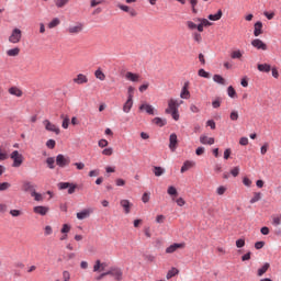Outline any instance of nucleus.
Masks as SVG:
<instances>
[{
	"mask_svg": "<svg viewBox=\"0 0 281 281\" xmlns=\"http://www.w3.org/2000/svg\"><path fill=\"white\" fill-rule=\"evenodd\" d=\"M168 106L165 110V113L167 115H171L172 120H175L176 122H179V108L181 106V104H183V100H177V99H169L167 102Z\"/></svg>",
	"mask_w": 281,
	"mask_h": 281,
	"instance_id": "1",
	"label": "nucleus"
},
{
	"mask_svg": "<svg viewBox=\"0 0 281 281\" xmlns=\"http://www.w3.org/2000/svg\"><path fill=\"white\" fill-rule=\"evenodd\" d=\"M82 30H85V24H82L81 22H76L75 24L69 25L66 29V32L70 36H78V34H80Z\"/></svg>",
	"mask_w": 281,
	"mask_h": 281,
	"instance_id": "2",
	"label": "nucleus"
},
{
	"mask_svg": "<svg viewBox=\"0 0 281 281\" xmlns=\"http://www.w3.org/2000/svg\"><path fill=\"white\" fill-rule=\"evenodd\" d=\"M71 164V158L69 156H65L63 154H59L56 156V165L59 168H67Z\"/></svg>",
	"mask_w": 281,
	"mask_h": 281,
	"instance_id": "3",
	"label": "nucleus"
},
{
	"mask_svg": "<svg viewBox=\"0 0 281 281\" xmlns=\"http://www.w3.org/2000/svg\"><path fill=\"white\" fill-rule=\"evenodd\" d=\"M10 158L13 160V168H21L23 165V155L19 153V150H14Z\"/></svg>",
	"mask_w": 281,
	"mask_h": 281,
	"instance_id": "4",
	"label": "nucleus"
},
{
	"mask_svg": "<svg viewBox=\"0 0 281 281\" xmlns=\"http://www.w3.org/2000/svg\"><path fill=\"white\" fill-rule=\"evenodd\" d=\"M23 36V33L20 29H14L9 36V43H12L13 45H16V43H21V38Z\"/></svg>",
	"mask_w": 281,
	"mask_h": 281,
	"instance_id": "5",
	"label": "nucleus"
},
{
	"mask_svg": "<svg viewBox=\"0 0 281 281\" xmlns=\"http://www.w3.org/2000/svg\"><path fill=\"white\" fill-rule=\"evenodd\" d=\"M57 188L59 190H67L68 189V194H74V192H76V188H78V186L74 184L71 182H59L57 184Z\"/></svg>",
	"mask_w": 281,
	"mask_h": 281,
	"instance_id": "6",
	"label": "nucleus"
},
{
	"mask_svg": "<svg viewBox=\"0 0 281 281\" xmlns=\"http://www.w3.org/2000/svg\"><path fill=\"white\" fill-rule=\"evenodd\" d=\"M43 124H44L46 131H48L50 133H55V135H60V128L58 126H56V124L50 123L49 120H44Z\"/></svg>",
	"mask_w": 281,
	"mask_h": 281,
	"instance_id": "7",
	"label": "nucleus"
},
{
	"mask_svg": "<svg viewBox=\"0 0 281 281\" xmlns=\"http://www.w3.org/2000/svg\"><path fill=\"white\" fill-rule=\"evenodd\" d=\"M108 273H110L116 281H122L124 276V272L120 268H111Z\"/></svg>",
	"mask_w": 281,
	"mask_h": 281,
	"instance_id": "8",
	"label": "nucleus"
},
{
	"mask_svg": "<svg viewBox=\"0 0 281 281\" xmlns=\"http://www.w3.org/2000/svg\"><path fill=\"white\" fill-rule=\"evenodd\" d=\"M34 214H38V216H47L49 214V206L37 205L33 207Z\"/></svg>",
	"mask_w": 281,
	"mask_h": 281,
	"instance_id": "9",
	"label": "nucleus"
},
{
	"mask_svg": "<svg viewBox=\"0 0 281 281\" xmlns=\"http://www.w3.org/2000/svg\"><path fill=\"white\" fill-rule=\"evenodd\" d=\"M120 205L123 209L124 214H131V210H133V203H131V201L123 199L120 201Z\"/></svg>",
	"mask_w": 281,
	"mask_h": 281,
	"instance_id": "10",
	"label": "nucleus"
},
{
	"mask_svg": "<svg viewBox=\"0 0 281 281\" xmlns=\"http://www.w3.org/2000/svg\"><path fill=\"white\" fill-rule=\"evenodd\" d=\"M178 144L179 139L177 138V134H171L169 136V149L171 150V153H175V150H177Z\"/></svg>",
	"mask_w": 281,
	"mask_h": 281,
	"instance_id": "11",
	"label": "nucleus"
},
{
	"mask_svg": "<svg viewBox=\"0 0 281 281\" xmlns=\"http://www.w3.org/2000/svg\"><path fill=\"white\" fill-rule=\"evenodd\" d=\"M251 45L252 47H255V49H261L262 52H267V44L260 38L252 40Z\"/></svg>",
	"mask_w": 281,
	"mask_h": 281,
	"instance_id": "12",
	"label": "nucleus"
},
{
	"mask_svg": "<svg viewBox=\"0 0 281 281\" xmlns=\"http://www.w3.org/2000/svg\"><path fill=\"white\" fill-rule=\"evenodd\" d=\"M117 9L122 10L123 12H127V14H130V16H137V11L126 4L119 3Z\"/></svg>",
	"mask_w": 281,
	"mask_h": 281,
	"instance_id": "13",
	"label": "nucleus"
},
{
	"mask_svg": "<svg viewBox=\"0 0 281 281\" xmlns=\"http://www.w3.org/2000/svg\"><path fill=\"white\" fill-rule=\"evenodd\" d=\"M177 249H186V243L170 245L166 248V254H175Z\"/></svg>",
	"mask_w": 281,
	"mask_h": 281,
	"instance_id": "14",
	"label": "nucleus"
},
{
	"mask_svg": "<svg viewBox=\"0 0 281 281\" xmlns=\"http://www.w3.org/2000/svg\"><path fill=\"white\" fill-rule=\"evenodd\" d=\"M93 214V209H85L81 212L77 213L78 221H85V218H89Z\"/></svg>",
	"mask_w": 281,
	"mask_h": 281,
	"instance_id": "15",
	"label": "nucleus"
},
{
	"mask_svg": "<svg viewBox=\"0 0 281 281\" xmlns=\"http://www.w3.org/2000/svg\"><path fill=\"white\" fill-rule=\"evenodd\" d=\"M22 190H23V192H30V194H32L33 192L36 191V187L34 183H32L30 181H24L22 184Z\"/></svg>",
	"mask_w": 281,
	"mask_h": 281,
	"instance_id": "16",
	"label": "nucleus"
},
{
	"mask_svg": "<svg viewBox=\"0 0 281 281\" xmlns=\"http://www.w3.org/2000/svg\"><path fill=\"white\" fill-rule=\"evenodd\" d=\"M140 78L142 77L139 76V74H135L132 71H127L125 74V79L128 80L130 82H139Z\"/></svg>",
	"mask_w": 281,
	"mask_h": 281,
	"instance_id": "17",
	"label": "nucleus"
},
{
	"mask_svg": "<svg viewBox=\"0 0 281 281\" xmlns=\"http://www.w3.org/2000/svg\"><path fill=\"white\" fill-rule=\"evenodd\" d=\"M72 82H75V85H87L89 82V78H87V75L79 74L75 79H72Z\"/></svg>",
	"mask_w": 281,
	"mask_h": 281,
	"instance_id": "18",
	"label": "nucleus"
},
{
	"mask_svg": "<svg viewBox=\"0 0 281 281\" xmlns=\"http://www.w3.org/2000/svg\"><path fill=\"white\" fill-rule=\"evenodd\" d=\"M189 87H190L189 82H186L184 86L182 87L180 92V98L182 100H190V90H188Z\"/></svg>",
	"mask_w": 281,
	"mask_h": 281,
	"instance_id": "19",
	"label": "nucleus"
},
{
	"mask_svg": "<svg viewBox=\"0 0 281 281\" xmlns=\"http://www.w3.org/2000/svg\"><path fill=\"white\" fill-rule=\"evenodd\" d=\"M139 111H145L148 115H155V108L148 103L140 104Z\"/></svg>",
	"mask_w": 281,
	"mask_h": 281,
	"instance_id": "20",
	"label": "nucleus"
},
{
	"mask_svg": "<svg viewBox=\"0 0 281 281\" xmlns=\"http://www.w3.org/2000/svg\"><path fill=\"white\" fill-rule=\"evenodd\" d=\"M194 166H196V162H194L192 160H187L182 165L180 172L183 175V172H188V170H190V168H194Z\"/></svg>",
	"mask_w": 281,
	"mask_h": 281,
	"instance_id": "21",
	"label": "nucleus"
},
{
	"mask_svg": "<svg viewBox=\"0 0 281 281\" xmlns=\"http://www.w3.org/2000/svg\"><path fill=\"white\" fill-rule=\"evenodd\" d=\"M214 142H215L214 137H209L205 135L200 136V143L203 145L212 146L214 145Z\"/></svg>",
	"mask_w": 281,
	"mask_h": 281,
	"instance_id": "22",
	"label": "nucleus"
},
{
	"mask_svg": "<svg viewBox=\"0 0 281 281\" xmlns=\"http://www.w3.org/2000/svg\"><path fill=\"white\" fill-rule=\"evenodd\" d=\"M10 95H15V98H21L23 95V91L18 87L9 88Z\"/></svg>",
	"mask_w": 281,
	"mask_h": 281,
	"instance_id": "23",
	"label": "nucleus"
},
{
	"mask_svg": "<svg viewBox=\"0 0 281 281\" xmlns=\"http://www.w3.org/2000/svg\"><path fill=\"white\" fill-rule=\"evenodd\" d=\"M262 34V22L258 21L254 25V36H260Z\"/></svg>",
	"mask_w": 281,
	"mask_h": 281,
	"instance_id": "24",
	"label": "nucleus"
},
{
	"mask_svg": "<svg viewBox=\"0 0 281 281\" xmlns=\"http://www.w3.org/2000/svg\"><path fill=\"white\" fill-rule=\"evenodd\" d=\"M19 54H21V48L19 47H14L7 50V56H9L10 58H14L19 56Z\"/></svg>",
	"mask_w": 281,
	"mask_h": 281,
	"instance_id": "25",
	"label": "nucleus"
},
{
	"mask_svg": "<svg viewBox=\"0 0 281 281\" xmlns=\"http://www.w3.org/2000/svg\"><path fill=\"white\" fill-rule=\"evenodd\" d=\"M106 267V262H101L100 260H97L94 266H93V271H104V268Z\"/></svg>",
	"mask_w": 281,
	"mask_h": 281,
	"instance_id": "26",
	"label": "nucleus"
},
{
	"mask_svg": "<svg viewBox=\"0 0 281 281\" xmlns=\"http://www.w3.org/2000/svg\"><path fill=\"white\" fill-rule=\"evenodd\" d=\"M132 109H133V99H127L126 102L123 105V112L124 113H131Z\"/></svg>",
	"mask_w": 281,
	"mask_h": 281,
	"instance_id": "27",
	"label": "nucleus"
},
{
	"mask_svg": "<svg viewBox=\"0 0 281 281\" xmlns=\"http://www.w3.org/2000/svg\"><path fill=\"white\" fill-rule=\"evenodd\" d=\"M257 69L263 74H269L271 71V65L269 64H258Z\"/></svg>",
	"mask_w": 281,
	"mask_h": 281,
	"instance_id": "28",
	"label": "nucleus"
},
{
	"mask_svg": "<svg viewBox=\"0 0 281 281\" xmlns=\"http://www.w3.org/2000/svg\"><path fill=\"white\" fill-rule=\"evenodd\" d=\"M33 201H36L37 203H43V201H45V196L42 194V193H38V192H33L31 194Z\"/></svg>",
	"mask_w": 281,
	"mask_h": 281,
	"instance_id": "29",
	"label": "nucleus"
},
{
	"mask_svg": "<svg viewBox=\"0 0 281 281\" xmlns=\"http://www.w3.org/2000/svg\"><path fill=\"white\" fill-rule=\"evenodd\" d=\"M221 19H223V11L222 10H218L217 13H215V14H210L209 15L210 21H221Z\"/></svg>",
	"mask_w": 281,
	"mask_h": 281,
	"instance_id": "30",
	"label": "nucleus"
},
{
	"mask_svg": "<svg viewBox=\"0 0 281 281\" xmlns=\"http://www.w3.org/2000/svg\"><path fill=\"white\" fill-rule=\"evenodd\" d=\"M213 80H214L217 85H222V86L227 85V80H225V78H223V76H221V75H214V76H213Z\"/></svg>",
	"mask_w": 281,
	"mask_h": 281,
	"instance_id": "31",
	"label": "nucleus"
},
{
	"mask_svg": "<svg viewBox=\"0 0 281 281\" xmlns=\"http://www.w3.org/2000/svg\"><path fill=\"white\" fill-rule=\"evenodd\" d=\"M58 25H60V19L55 18L47 24V27L48 30H54V27H58Z\"/></svg>",
	"mask_w": 281,
	"mask_h": 281,
	"instance_id": "32",
	"label": "nucleus"
},
{
	"mask_svg": "<svg viewBox=\"0 0 281 281\" xmlns=\"http://www.w3.org/2000/svg\"><path fill=\"white\" fill-rule=\"evenodd\" d=\"M153 172H154L155 177H161L162 175H165L166 169H164L162 167L155 166L153 168Z\"/></svg>",
	"mask_w": 281,
	"mask_h": 281,
	"instance_id": "33",
	"label": "nucleus"
},
{
	"mask_svg": "<svg viewBox=\"0 0 281 281\" xmlns=\"http://www.w3.org/2000/svg\"><path fill=\"white\" fill-rule=\"evenodd\" d=\"M175 276H179V269L177 268H171L168 272H167V280H170L172 278H175Z\"/></svg>",
	"mask_w": 281,
	"mask_h": 281,
	"instance_id": "34",
	"label": "nucleus"
},
{
	"mask_svg": "<svg viewBox=\"0 0 281 281\" xmlns=\"http://www.w3.org/2000/svg\"><path fill=\"white\" fill-rule=\"evenodd\" d=\"M94 76L98 80L104 81L106 80V75L103 74L102 69L99 68L94 71Z\"/></svg>",
	"mask_w": 281,
	"mask_h": 281,
	"instance_id": "35",
	"label": "nucleus"
},
{
	"mask_svg": "<svg viewBox=\"0 0 281 281\" xmlns=\"http://www.w3.org/2000/svg\"><path fill=\"white\" fill-rule=\"evenodd\" d=\"M167 193L169 194V196H172V201H175V196H178L179 195V192L177 191V188L170 186L168 187L167 189Z\"/></svg>",
	"mask_w": 281,
	"mask_h": 281,
	"instance_id": "36",
	"label": "nucleus"
},
{
	"mask_svg": "<svg viewBox=\"0 0 281 281\" xmlns=\"http://www.w3.org/2000/svg\"><path fill=\"white\" fill-rule=\"evenodd\" d=\"M231 58H233V60H240V58H243V53L240 52V49L233 50L231 53Z\"/></svg>",
	"mask_w": 281,
	"mask_h": 281,
	"instance_id": "37",
	"label": "nucleus"
},
{
	"mask_svg": "<svg viewBox=\"0 0 281 281\" xmlns=\"http://www.w3.org/2000/svg\"><path fill=\"white\" fill-rule=\"evenodd\" d=\"M270 265L266 262L260 269H258L257 276L262 277L265 276L266 271H269Z\"/></svg>",
	"mask_w": 281,
	"mask_h": 281,
	"instance_id": "38",
	"label": "nucleus"
},
{
	"mask_svg": "<svg viewBox=\"0 0 281 281\" xmlns=\"http://www.w3.org/2000/svg\"><path fill=\"white\" fill-rule=\"evenodd\" d=\"M194 21L202 24V26H204V27H210V25H212V22H209L207 19L196 18V19H194Z\"/></svg>",
	"mask_w": 281,
	"mask_h": 281,
	"instance_id": "39",
	"label": "nucleus"
},
{
	"mask_svg": "<svg viewBox=\"0 0 281 281\" xmlns=\"http://www.w3.org/2000/svg\"><path fill=\"white\" fill-rule=\"evenodd\" d=\"M46 164L50 170H54V168H56V159H54V157H48L46 159Z\"/></svg>",
	"mask_w": 281,
	"mask_h": 281,
	"instance_id": "40",
	"label": "nucleus"
},
{
	"mask_svg": "<svg viewBox=\"0 0 281 281\" xmlns=\"http://www.w3.org/2000/svg\"><path fill=\"white\" fill-rule=\"evenodd\" d=\"M153 124H156V126H166V120L161 119V117H155L153 120Z\"/></svg>",
	"mask_w": 281,
	"mask_h": 281,
	"instance_id": "41",
	"label": "nucleus"
},
{
	"mask_svg": "<svg viewBox=\"0 0 281 281\" xmlns=\"http://www.w3.org/2000/svg\"><path fill=\"white\" fill-rule=\"evenodd\" d=\"M60 117L63 120V123H61L63 128H69V116L61 114Z\"/></svg>",
	"mask_w": 281,
	"mask_h": 281,
	"instance_id": "42",
	"label": "nucleus"
},
{
	"mask_svg": "<svg viewBox=\"0 0 281 281\" xmlns=\"http://www.w3.org/2000/svg\"><path fill=\"white\" fill-rule=\"evenodd\" d=\"M238 117H240V115L238 114V111L233 110L229 114V120L232 122H238Z\"/></svg>",
	"mask_w": 281,
	"mask_h": 281,
	"instance_id": "43",
	"label": "nucleus"
},
{
	"mask_svg": "<svg viewBox=\"0 0 281 281\" xmlns=\"http://www.w3.org/2000/svg\"><path fill=\"white\" fill-rule=\"evenodd\" d=\"M193 14H196L199 10H196V5H199V0H189Z\"/></svg>",
	"mask_w": 281,
	"mask_h": 281,
	"instance_id": "44",
	"label": "nucleus"
},
{
	"mask_svg": "<svg viewBox=\"0 0 281 281\" xmlns=\"http://www.w3.org/2000/svg\"><path fill=\"white\" fill-rule=\"evenodd\" d=\"M227 192V187L225 186H220L216 189V194H218V196H223V194H225Z\"/></svg>",
	"mask_w": 281,
	"mask_h": 281,
	"instance_id": "45",
	"label": "nucleus"
},
{
	"mask_svg": "<svg viewBox=\"0 0 281 281\" xmlns=\"http://www.w3.org/2000/svg\"><path fill=\"white\" fill-rule=\"evenodd\" d=\"M69 3V0H55L56 8H65Z\"/></svg>",
	"mask_w": 281,
	"mask_h": 281,
	"instance_id": "46",
	"label": "nucleus"
},
{
	"mask_svg": "<svg viewBox=\"0 0 281 281\" xmlns=\"http://www.w3.org/2000/svg\"><path fill=\"white\" fill-rule=\"evenodd\" d=\"M198 76H200V78L210 79V72L205 71L203 68L198 71Z\"/></svg>",
	"mask_w": 281,
	"mask_h": 281,
	"instance_id": "47",
	"label": "nucleus"
},
{
	"mask_svg": "<svg viewBox=\"0 0 281 281\" xmlns=\"http://www.w3.org/2000/svg\"><path fill=\"white\" fill-rule=\"evenodd\" d=\"M134 93H135V88L133 86H130L127 88V99L133 100Z\"/></svg>",
	"mask_w": 281,
	"mask_h": 281,
	"instance_id": "48",
	"label": "nucleus"
},
{
	"mask_svg": "<svg viewBox=\"0 0 281 281\" xmlns=\"http://www.w3.org/2000/svg\"><path fill=\"white\" fill-rule=\"evenodd\" d=\"M235 245L237 247V249H243V247H245V238H239L235 241Z\"/></svg>",
	"mask_w": 281,
	"mask_h": 281,
	"instance_id": "49",
	"label": "nucleus"
},
{
	"mask_svg": "<svg viewBox=\"0 0 281 281\" xmlns=\"http://www.w3.org/2000/svg\"><path fill=\"white\" fill-rule=\"evenodd\" d=\"M52 234H54V228H52L49 225L45 226L44 236H52Z\"/></svg>",
	"mask_w": 281,
	"mask_h": 281,
	"instance_id": "50",
	"label": "nucleus"
},
{
	"mask_svg": "<svg viewBox=\"0 0 281 281\" xmlns=\"http://www.w3.org/2000/svg\"><path fill=\"white\" fill-rule=\"evenodd\" d=\"M10 214L13 216V218H16V217L23 215V211H21V210H11Z\"/></svg>",
	"mask_w": 281,
	"mask_h": 281,
	"instance_id": "51",
	"label": "nucleus"
},
{
	"mask_svg": "<svg viewBox=\"0 0 281 281\" xmlns=\"http://www.w3.org/2000/svg\"><path fill=\"white\" fill-rule=\"evenodd\" d=\"M227 93L229 98H236V90L234 89V87L229 86L227 88Z\"/></svg>",
	"mask_w": 281,
	"mask_h": 281,
	"instance_id": "52",
	"label": "nucleus"
},
{
	"mask_svg": "<svg viewBox=\"0 0 281 281\" xmlns=\"http://www.w3.org/2000/svg\"><path fill=\"white\" fill-rule=\"evenodd\" d=\"M60 232L63 234H69V232H71V226L69 224H64Z\"/></svg>",
	"mask_w": 281,
	"mask_h": 281,
	"instance_id": "53",
	"label": "nucleus"
},
{
	"mask_svg": "<svg viewBox=\"0 0 281 281\" xmlns=\"http://www.w3.org/2000/svg\"><path fill=\"white\" fill-rule=\"evenodd\" d=\"M98 146L99 148H106V146H109V140L102 138L98 142Z\"/></svg>",
	"mask_w": 281,
	"mask_h": 281,
	"instance_id": "54",
	"label": "nucleus"
},
{
	"mask_svg": "<svg viewBox=\"0 0 281 281\" xmlns=\"http://www.w3.org/2000/svg\"><path fill=\"white\" fill-rule=\"evenodd\" d=\"M102 155H104L105 157H111V155H113L112 147H108V148L103 149Z\"/></svg>",
	"mask_w": 281,
	"mask_h": 281,
	"instance_id": "55",
	"label": "nucleus"
},
{
	"mask_svg": "<svg viewBox=\"0 0 281 281\" xmlns=\"http://www.w3.org/2000/svg\"><path fill=\"white\" fill-rule=\"evenodd\" d=\"M192 36H193V40L195 41V43H201L203 41V37L201 36V33L194 32L192 34Z\"/></svg>",
	"mask_w": 281,
	"mask_h": 281,
	"instance_id": "56",
	"label": "nucleus"
},
{
	"mask_svg": "<svg viewBox=\"0 0 281 281\" xmlns=\"http://www.w3.org/2000/svg\"><path fill=\"white\" fill-rule=\"evenodd\" d=\"M260 199H261V194L257 192L251 198L250 203H258V201H260Z\"/></svg>",
	"mask_w": 281,
	"mask_h": 281,
	"instance_id": "57",
	"label": "nucleus"
},
{
	"mask_svg": "<svg viewBox=\"0 0 281 281\" xmlns=\"http://www.w3.org/2000/svg\"><path fill=\"white\" fill-rule=\"evenodd\" d=\"M46 146H47V148H50V149L56 148V140H54V139H48V140L46 142Z\"/></svg>",
	"mask_w": 281,
	"mask_h": 281,
	"instance_id": "58",
	"label": "nucleus"
},
{
	"mask_svg": "<svg viewBox=\"0 0 281 281\" xmlns=\"http://www.w3.org/2000/svg\"><path fill=\"white\" fill-rule=\"evenodd\" d=\"M10 183L9 182H2L0 183V192H3L5 190H8L10 188Z\"/></svg>",
	"mask_w": 281,
	"mask_h": 281,
	"instance_id": "59",
	"label": "nucleus"
},
{
	"mask_svg": "<svg viewBox=\"0 0 281 281\" xmlns=\"http://www.w3.org/2000/svg\"><path fill=\"white\" fill-rule=\"evenodd\" d=\"M142 201L143 203H148V201H150V193L145 192L142 196Z\"/></svg>",
	"mask_w": 281,
	"mask_h": 281,
	"instance_id": "60",
	"label": "nucleus"
},
{
	"mask_svg": "<svg viewBox=\"0 0 281 281\" xmlns=\"http://www.w3.org/2000/svg\"><path fill=\"white\" fill-rule=\"evenodd\" d=\"M187 27L188 30H196V23L192 21H187Z\"/></svg>",
	"mask_w": 281,
	"mask_h": 281,
	"instance_id": "61",
	"label": "nucleus"
},
{
	"mask_svg": "<svg viewBox=\"0 0 281 281\" xmlns=\"http://www.w3.org/2000/svg\"><path fill=\"white\" fill-rule=\"evenodd\" d=\"M102 3H103L102 0H91V1H90V7H91V8H95L97 5H100V4H102Z\"/></svg>",
	"mask_w": 281,
	"mask_h": 281,
	"instance_id": "62",
	"label": "nucleus"
},
{
	"mask_svg": "<svg viewBox=\"0 0 281 281\" xmlns=\"http://www.w3.org/2000/svg\"><path fill=\"white\" fill-rule=\"evenodd\" d=\"M63 278H64V281H69L71 280V274L69 273V271H64Z\"/></svg>",
	"mask_w": 281,
	"mask_h": 281,
	"instance_id": "63",
	"label": "nucleus"
},
{
	"mask_svg": "<svg viewBox=\"0 0 281 281\" xmlns=\"http://www.w3.org/2000/svg\"><path fill=\"white\" fill-rule=\"evenodd\" d=\"M273 225H281V215L272 218Z\"/></svg>",
	"mask_w": 281,
	"mask_h": 281,
	"instance_id": "64",
	"label": "nucleus"
}]
</instances>
